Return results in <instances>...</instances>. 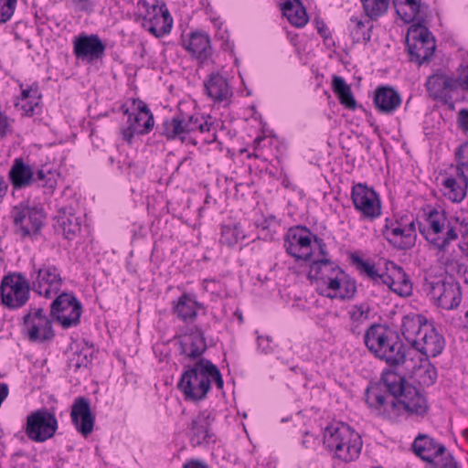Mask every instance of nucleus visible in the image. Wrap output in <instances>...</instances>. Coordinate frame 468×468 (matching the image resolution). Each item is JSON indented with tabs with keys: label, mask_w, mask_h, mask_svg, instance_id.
Segmentation results:
<instances>
[{
	"label": "nucleus",
	"mask_w": 468,
	"mask_h": 468,
	"mask_svg": "<svg viewBox=\"0 0 468 468\" xmlns=\"http://www.w3.org/2000/svg\"><path fill=\"white\" fill-rule=\"evenodd\" d=\"M411 451L428 468L457 467L458 462L446 446L428 434L419 433L411 443Z\"/></svg>",
	"instance_id": "nucleus-10"
},
{
	"label": "nucleus",
	"mask_w": 468,
	"mask_h": 468,
	"mask_svg": "<svg viewBox=\"0 0 468 468\" xmlns=\"http://www.w3.org/2000/svg\"><path fill=\"white\" fill-rule=\"evenodd\" d=\"M381 236L397 250H409L417 239L415 220L407 214H393L384 219Z\"/></svg>",
	"instance_id": "nucleus-8"
},
{
	"label": "nucleus",
	"mask_w": 468,
	"mask_h": 468,
	"mask_svg": "<svg viewBox=\"0 0 468 468\" xmlns=\"http://www.w3.org/2000/svg\"><path fill=\"white\" fill-rule=\"evenodd\" d=\"M426 90L431 98L439 97V94L448 90L455 91L460 88V82L456 78L438 71L428 77Z\"/></svg>",
	"instance_id": "nucleus-35"
},
{
	"label": "nucleus",
	"mask_w": 468,
	"mask_h": 468,
	"mask_svg": "<svg viewBox=\"0 0 468 468\" xmlns=\"http://www.w3.org/2000/svg\"><path fill=\"white\" fill-rule=\"evenodd\" d=\"M212 383L218 389H223L222 374L209 359L200 358L193 365L184 367L177 388L182 392L186 401L198 402L207 399Z\"/></svg>",
	"instance_id": "nucleus-2"
},
{
	"label": "nucleus",
	"mask_w": 468,
	"mask_h": 468,
	"mask_svg": "<svg viewBox=\"0 0 468 468\" xmlns=\"http://www.w3.org/2000/svg\"><path fill=\"white\" fill-rule=\"evenodd\" d=\"M323 444L325 450L345 463L356 460L361 452L363 441L359 433L347 423L334 421L323 429Z\"/></svg>",
	"instance_id": "nucleus-3"
},
{
	"label": "nucleus",
	"mask_w": 468,
	"mask_h": 468,
	"mask_svg": "<svg viewBox=\"0 0 468 468\" xmlns=\"http://www.w3.org/2000/svg\"><path fill=\"white\" fill-rule=\"evenodd\" d=\"M107 43L98 34L80 32L72 38V53L84 64L94 65L106 55Z\"/></svg>",
	"instance_id": "nucleus-17"
},
{
	"label": "nucleus",
	"mask_w": 468,
	"mask_h": 468,
	"mask_svg": "<svg viewBox=\"0 0 468 468\" xmlns=\"http://www.w3.org/2000/svg\"><path fill=\"white\" fill-rule=\"evenodd\" d=\"M142 27L155 37H162L170 33L173 27V17L164 1H161L157 13H154L151 17L146 18V16H143Z\"/></svg>",
	"instance_id": "nucleus-32"
},
{
	"label": "nucleus",
	"mask_w": 468,
	"mask_h": 468,
	"mask_svg": "<svg viewBox=\"0 0 468 468\" xmlns=\"http://www.w3.org/2000/svg\"><path fill=\"white\" fill-rule=\"evenodd\" d=\"M351 199L362 218L373 221L380 217L382 205L379 194L366 183H357L352 186Z\"/></svg>",
	"instance_id": "nucleus-20"
},
{
	"label": "nucleus",
	"mask_w": 468,
	"mask_h": 468,
	"mask_svg": "<svg viewBox=\"0 0 468 468\" xmlns=\"http://www.w3.org/2000/svg\"><path fill=\"white\" fill-rule=\"evenodd\" d=\"M59 173L47 164H34L33 187L43 188L48 193H53L58 185Z\"/></svg>",
	"instance_id": "nucleus-38"
},
{
	"label": "nucleus",
	"mask_w": 468,
	"mask_h": 468,
	"mask_svg": "<svg viewBox=\"0 0 468 468\" xmlns=\"http://www.w3.org/2000/svg\"><path fill=\"white\" fill-rule=\"evenodd\" d=\"M314 27L317 30V33L322 37L324 35L330 34L331 31L320 16H315L314 19Z\"/></svg>",
	"instance_id": "nucleus-64"
},
{
	"label": "nucleus",
	"mask_w": 468,
	"mask_h": 468,
	"mask_svg": "<svg viewBox=\"0 0 468 468\" xmlns=\"http://www.w3.org/2000/svg\"><path fill=\"white\" fill-rule=\"evenodd\" d=\"M258 349L263 354H270L273 351L270 336L259 335L257 337Z\"/></svg>",
	"instance_id": "nucleus-58"
},
{
	"label": "nucleus",
	"mask_w": 468,
	"mask_h": 468,
	"mask_svg": "<svg viewBox=\"0 0 468 468\" xmlns=\"http://www.w3.org/2000/svg\"><path fill=\"white\" fill-rule=\"evenodd\" d=\"M206 94L215 103H224L227 106L230 103L233 93L229 85L228 80L219 73H211L204 82Z\"/></svg>",
	"instance_id": "nucleus-33"
},
{
	"label": "nucleus",
	"mask_w": 468,
	"mask_h": 468,
	"mask_svg": "<svg viewBox=\"0 0 468 468\" xmlns=\"http://www.w3.org/2000/svg\"><path fill=\"white\" fill-rule=\"evenodd\" d=\"M399 373L393 369H384L382 372V382L386 385V391L390 398L388 399L385 408L381 410L380 416L388 420L396 421L405 413L403 401L400 395L397 391Z\"/></svg>",
	"instance_id": "nucleus-24"
},
{
	"label": "nucleus",
	"mask_w": 468,
	"mask_h": 468,
	"mask_svg": "<svg viewBox=\"0 0 468 468\" xmlns=\"http://www.w3.org/2000/svg\"><path fill=\"white\" fill-rule=\"evenodd\" d=\"M70 418L77 431L84 438H88L92 433L95 415L91 412L89 399L78 397L74 399L71 405Z\"/></svg>",
	"instance_id": "nucleus-27"
},
{
	"label": "nucleus",
	"mask_w": 468,
	"mask_h": 468,
	"mask_svg": "<svg viewBox=\"0 0 468 468\" xmlns=\"http://www.w3.org/2000/svg\"><path fill=\"white\" fill-rule=\"evenodd\" d=\"M388 272H377V276L373 281L375 285H386L390 291L393 292L394 287V269L392 266L387 267Z\"/></svg>",
	"instance_id": "nucleus-55"
},
{
	"label": "nucleus",
	"mask_w": 468,
	"mask_h": 468,
	"mask_svg": "<svg viewBox=\"0 0 468 468\" xmlns=\"http://www.w3.org/2000/svg\"><path fill=\"white\" fill-rule=\"evenodd\" d=\"M218 126V122L211 115H203L199 112L189 114L178 109L172 117L165 118L162 123L155 126V133L172 142L178 140L185 133L197 131L201 133L216 132Z\"/></svg>",
	"instance_id": "nucleus-4"
},
{
	"label": "nucleus",
	"mask_w": 468,
	"mask_h": 468,
	"mask_svg": "<svg viewBox=\"0 0 468 468\" xmlns=\"http://www.w3.org/2000/svg\"><path fill=\"white\" fill-rule=\"evenodd\" d=\"M180 355L190 360H199L207 351V346L202 329L198 326L187 328L186 333L179 341Z\"/></svg>",
	"instance_id": "nucleus-29"
},
{
	"label": "nucleus",
	"mask_w": 468,
	"mask_h": 468,
	"mask_svg": "<svg viewBox=\"0 0 468 468\" xmlns=\"http://www.w3.org/2000/svg\"><path fill=\"white\" fill-rule=\"evenodd\" d=\"M17 0H0V24L8 22L16 8Z\"/></svg>",
	"instance_id": "nucleus-54"
},
{
	"label": "nucleus",
	"mask_w": 468,
	"mask_h": 468,
	"mask_svg": "<svg viewBox=\"0 0 468 468\" xmlns=\"http://www.w3.org/2000/svg\"><path fill=\"white\" fill-rule=\"evenodd\" d=\"M350 21L354 24V27L350 31L353 43L367 44L371 39V32L374 27L371 20L365 23L357 16H351Z\"/></svg>",
	"instance_id": "nucleus-48"
},
{
	"label": "nucleus",
	"mask_w": 468,
	"mask_h": 468,
	"mask_svg": "<svg viewBox=\"0 0 468 468\" xmlns=\"http://www.w3.org/2000/svg\"><path fill=\"white\" fill-rule=\"evenodd\" d=\"M441 186L444 189L443 195L452 202H462L467 193L468 186L458 182L457 178L450 176L442 179Z\"/></svg>",
	"instance_id": "nucleus-46"
},
{
	"label": "nucleus",
	"mask_w": 468,
	"mask_h": 468,
	"mask_svg": "<svg viewBox=\"0 0 468 468\" xmlns=\"http://www.w3.org/2000/svg\"><path fill=\"white\" fill-rule=\"evenodd\" d=\"M53 229L56 233L61 234L69 241L73 240L81 230L80 218L76 217L74 208L61 207L53 218Z\"/></svg>",
	"instance_id": "nucleus-28"
},
{
	"label": "nucleus",
	"mask_w": 468,
	"mask_h": 468,
	"mask_svg": "<svg viewBox=\"0 0 468 468\" xmlns=\"http://www.w3.org/2000/svg\"><path fill=\"white\" fill-rule=\"evenodd\" d=\"M297 9L296 8V3H294L293 0H285L281 5V10L284 16H286L287 20L289 21V16L291 17V15L293 14V11Z\"/></svg>",
	"instance_id": "nucleus-63"
},
{
	"label": "nucleus",
	"mask_w": 468,
	"mask_h": 468,
	"mask_svg": "<svg viewBox=\"0 0 468 468\" xmlns=\"http://www.w3.org/2000/svg\"><path fill=\"white\" fill-rule=\"evenodd\" d=\"M31 290V283L25 273L9 272L0 282L1 304L9 310L19 309L28 302Z\"/></svg>",
	"instance_id": "nucleus-13"
},
{
	"label": "nucleus",
	"mask_w": 468,
	"mask_h": 468,
	"mask_svg": "<svg viewBox=\"0 0 468 468\" xmlns=\"http://www.w3.org/2000/svg\"><path fill=\"white\" fill-rule=\"evenodd\" d=\"M398 16L405 23L411 24L407 37L411 43L431 44L436 42L435 37L425 25L429 5L421 0H393Z\"/></svg>",
	"instance_id": "nucleus-5"
},
{
	"label": "nucleus",
	"mask_w": 468,
	"mask_h": 468,
	"mask_svg": "<svg viewBox=\"0 0 468 468\" xmlns=\"http://www.w3.org/2000/svg\"><path fill=\"white\" fill-rule=\"evenodd\" d=\"M320 440L318 436L312 434L310 431H305L303 434L302 445L308 450H315L319 445Z\"/></svg>",
	"instance_id": "nucleus-57"
},
{
	"label": "nucleus",
	"mask_w": 468,
	"mask_h": 468,
	"mask_svg": "<svg viewBox=\"0 0 468 468\" xmlns=\"http://www.w3.org/2000/svg\"><path fill=\"white\" fill-rule=\"evenodd\" d=\"M387 265L394 269L393 292L399 296H410L412 294V282L404 269L393 261H388Z\"/></svg>",
	"instance_id": "nucleus-45"
},
{
	"label": "nucleus",
	"mask_w": 468,
	"mask_h": 468,
	"mask_svg": "<svg viewBox=\"0 0 468 468\" xmlns=\"http://www.w3.org/2000/svg\"><path fill=\"white\" fill-rule=\"evenodd\" d=\"M432 323L428 321L423 314H409L402 318L400 332L412 347H417L419 346V339L431 327Z\"/></svg>",
	"instance_id": "nucleus-31"
},
{
	"label": "nucleus",
	"mask_w": 468,
	"mask_h": 468,
	"mask_svg": "<svg viewBox=\"0 0 468 468\" xmlns=\"http://www.w3.org/2000/svg\"><path fill=\"white\" fill-rule=\"evenodd\" d=\"M450 92L451 91L445 90L440 93L439 97H433L431 99L441 102L442 105L447 106L449 110L452 111L454 110V102Z\"/></svg>",
	"instance_id": "nucleus-59"
},
{
	"label": "nucleus",
	"mask_w": 468,
	"mask_h": 468,
	"mask_svg": "<svg viewBox=\"0 0 468 468\" xmlns=\"http://www.w3.org/2000/svg\"><path fill=\"white\" fill-rule=\"evenodd\" d=\"M193 293L184 292L176 301L173 302V314L185 323L194 322L197 319V312L192 303Z\"/></svg>",
	"instance_id": "nucleus-42"
},
{
	"label": "nucleus",
	"mask_w": 468,
	"mask_h": 468,
	"mask_svg": "<svg viewBox=\"0 0 468 468\" xmlns=\"http://www.w3.org/2000/svg\"><path fill=\"white\" fill-rule=\"evenodd\" d=\"M183 48L197 61L199 67L207 65L213 56V48L209 35L201 29L190 31L181 36Z\"/></svg>",
	"instance_id": "nucleus-22"
},
{
	"label": "nucleus",
	"mask_w": 468,
	"mask_h": 468,
	"mask_svg": "<svg viewBox=\"0 0 468 468\" xmlns=\"http://www.w3.org/2000/svg\"><path fill=\"white\" fill-rule=\"evenodd\" d=\"M58 429V422L55 414L47 408L30 412L23 426L27 438L35 442H44L53 438Z\"/></svg>",
	"instance_id": "nucleus-16"
},
{
	"label": "nucleus",
	"mask_w": 468,
	"mask_h": 468,
	"mask_svg": "<svg viewBox=\"0 0 468 468\" xmlns=\"http://www.w3.org/2000/svg\"><path fill=\"white\" fill-rule=\"evenodd\" d=\"M53 322L43 307L31 304L23 316L21 331L31 343H48L56 336Z\"/></svg>",
	"instance_id": "nucleus-12"
},
{
	"label": "nucleus",
	"mask_w": 468,
	"mask_h": 468,
	"mask_svg": "<svg viewBox=\"0 0 468 468\" xmlns=\"http://www.w3.org/2000/svg\"><path fill=\"white\" fill-rule=\"evenodd\" d=\"M370 307L367 303L355 304L351 310L348 311L349 316V332L355 335L359 336L362 335V325L369 319Z\"/></svg>",
	"instance_id": "nucleus-43"
},
{
	"label": "nucleus",
	"mask_w": 468,
	"mask_h": 468,
	"mask_svg": "<svg viewBox=\"0 0 468 468\" xmlns=\"http://www.w3.org/2000/svg\"><path fill=\"white\" fill-rule=\"evenodd\" d=\"M215 420L216 414L210 410L199 411L192 420L187 437L193 447H207L217 442V436L212 429Z\"/></svg>",
	"instance_id": "nucleus-21"
},
{
	"label": "nucleus",
	"mask_w": 468,
	"mask_h": 468,
	"mask_svg": "<svg viewBox=\"0 0 468 468\" xmlns=\"http://www.w3.org/2000/svg\"><path fill=\"white\" fill-rule=\"evenodd\" d=\"M408 350L409 347L401 340L399 331L393 328L373 356L389 367H398L406 362Z\"/></svg>",
	"instance_id": "nucleus-23"
},
{
	"label": "nucleus",
	"mask_w": 468,
	"mask_h": 468,
	"mask_svg": "<svg viewBox=\"0 0 468 468\" xmlns=\"http://www.w3.org/2000/svg\"><path fill=\"white\" fill-rule=\"evenodd\" d=\"M421 217L428 226L418 220L420 233L433 248L439 251L446 252L451 242L458 239V232L456 228L449 222L445 235L441 236L447 221L445 211L438 210L431 205H428L422 208Z\"/></svg>",
	"instance_id": "nucleus-7"
},
{
	"label": "nucleus",
	"mask_w": 468,
	"mask_h": 468,
	"mask_svg": "<svg viewBox=\"0 0 468 468\" xmlns=\"http://www.w3.org/2000/svg\"><path fill=\"white\" fill-rule=\"evenodd\" d=\"M29 278L32 291L37 294L50 299L61 291L64 280L61 270L48 260L42 262L30 261Z\"/></svg>",
	"instance_id": "nucleus-11"
},
{
	"label": "nucleus",
	"mask_w": 468,
	"mask_h": 468,
	"mask_svg": "<svg viewBox=\"0 0 468 468\" xmlns=\"http://www.w3.org/2000/svg\"><path fill=\"white\" fill-rule=\"evenodd\" d=\"M423 290L434 303L445 310L457 308L461 303V287L447 272L424 278Z\"/></svg>",
	"instance_id": "nucleus-9"
},
{
	"label": "nucleus",
	"mask_w": 468,
	"mask_h": 468,
	"mask_svg": "<svg viewBox=\"0 0 468 468\" xmlns=\"http://www.w3.org/2000/svg\"><path fill=\"white\" fill-rule=\"evenodd\" d=\"M460 232L462 234V240L458 246L461 251L468 258V223L462 227Z\"/></svg>",
	"instance_id": "nucleus-62"
},
{
	"label": "nucleus",
	"mask_w": 468,
	"mask_h": 468,
	"mask_svg": "<svg viewBox=\"0 0 468 468\" xmlns=\"http://www.w3.org/2000/svg\"><path fill=\"white\" fill-rule=\"evenodd\" d=\"M415 375L422 388L433 386L438 379L437 367L427 357H420V365L415 370Z\"/></svg>",
	"instance_id": "nucleus-44"
},
{
	"label": "nucleus",
	"mask_w": 468,
	"mask_h": 468,
	"mask_svg": "<svg viewBox=\"0 0 468 468\" xmlns=\"http://www.w3.org/2000/svg\"><path fill=\"white\" fill-rule=\"evenodd\" d=\"M401 103L400 93L392 86L379 85L374 90L373 104L378 113L391 115Z\"/></svg>",
	"instance_id": "nucleus-30"
},
{
	"label": "nucleus",
	"mask_w": 468,
	"mask_h": 468,
	"mask_svg": "<svg viewBox=\"0 0 468 468\" xmlns=\"http://www.w3.org/2000/svg\"><path fill=\"white\" fill-rule=\"evenodd\" d=\"M367 16L376 21L382 16L388 7L389 0H360Z\"/></svg>",
	"instance_id": "nucleus-49"
},
{
	"label": "nucleus",
	"mask_w": 468,
	"mask_h": 468,
	"mask_svg": "<svg viewBox=\"0 0 468 468\" xmlns=\"http://www.w3.org/2000/svg\"><path fill=\"white\" fill-rule=\"evenodd\" d=\"M348 259L350 264L356 268L360 275L373 282L377 276L378 270L372 260H364L359 251L349 252Z\"/></svg>",
	"instance_id": "nucleus-47"
},
{
	"label": "nucleus",
	"mask_w": 468,
	"mask_h": 468,
	"mask_svg": "<svg viewBox=\"0 0 468 468\" xmlns=\"http://www.w3.org/2000/svg\"><path fill=\"white\" fill-rule=\"evenodd\" d=\"M16 83L20 89V95L16 99L22 102L19 106V110L22 112L21 115L27 118L41 115L44 103L39 83L34 81L29 85H25L20 80H17Z\"/></svg>",
	"instance_id": "nucleus-25"
},
{
	"label": "nucleus",
	"mask_w": 468,
	"mask_h": 468,
	"mask_svg": "<svg viewBox=\"0 0 468 468\" xmlns=\"http://www.w3.org/2000/svg\"><path fill=\"white\" fill-rule=\"evenodd\" d=\"M365 402L367 407L373 410H377L378 415L385 408L388 399V393L386 391V385L382 382V375L377 382H370L365 390Z\"/></svg>",
	"instance_id": "nucleus-36"
},
{
	"label": "nucleus",
	"mask_w": 468,
	"mask_h": 468,
	"mask_svg": "<svg viewBox=\"0 0 468 468\" xmlns=\"http://www.w3.org/2000/svg\"><path fill=\"white\" fill-rule=\"evenodd\" d=\"M133 112L127 125L120 127L122 141L132 144L135 135H146L154 127V117L148 105L140 98L132 99Z\"/></svg>",
	"instance_id": "nucleus-15"
},
{
	"label": "nucleus",
	"mask_w": 468,
	"mask_h": 468,
	"mask_svg": "<svg viewBox=\"0 0 468 468\" xmlns=\"http://www.w3.org/2000/svg\"><path fill=\"white\" fill-rule=\"evenodd\" d=\"M293 1L296 3L297 9L293 11V14L291 15V17L289 16V22L291 25L296 27H303L309 20L308 14L301 0Z\"/></svg>",
	"instance_id": "nucleus-53"
},
{
	"label": "nucleus",
	"mask_w": 468,
	"mask_h": 468,
	"mask_svg": "<svg viewBox=\"0 0 468 468\" xmlns=\"http://www.w3.org/2000/svg\"><path fill=\"white\" fill-rule=\"evenodd\" d=\"M445 347V339L437 332L434 323L424 332L419 339V346L413 347L421 354V357H436L441 355Z\"/></svg>",
	"instance_id": "nucleus-34"
},
{
	"label": "nucleus",
	"mask_w": 468,
	"mask_h": 468,
	"mask_svg": "<svg viewBox=\"0 0 468 468\" xmlns=\"http://www.w3.org/2000/svg\"><path fill=\"white\" fill-rule=\"evenodd\" d=\"M313 236L314 233L306 226L296 225L289 228L283 239L286 253L294 258L295 261L310 263L314 255Z\"/></svg>",
	"instance_id": "nucleus-18"
},
{
	"label": "nucleus",
	"mask_w": 468,
	"mask_h": 468,
	"mask_svg": "<svg viewBox=\"0 0 468 468\" xmlns=\"http://www.w3.org/2000/svg\"><path fill=\"white\" fill-rule=\"evenodd\" d=\"M398 392L403 401L405 413L410 417L425 418L431 410L427 392L409 383L404 376L399 374L397 378Z\"/></svg>",
	"instance_id": "nucleus-19"
},
{
	"label": "nucleus",
	"mask_w": 468,
	"mask_h": 468,
	"mask_svg": "<svg viewBox=\"0 0 468 468\" xmlns=\"http://www.w3.org/2000/svg\"><path fill=\"white\" fill-rule=\"evenodd\" d=\"M247 238L241 223H229L220 226L218 243L228 249H234Z\"/></svg>",
	"instance_id": "nucleus-41"
},
{
	"label": "nucleus",
	"mask_w": 468,
	"mask_h": 468,
	"mask_svg": "<svg viewBox=\"0 0 468 468\" xmlns=\"http://www.w3.org/2000/svg\"><path fill=\"white\" fill-rule=\"evenodd\" d=\"M308 279L316 285L320 295L330 299L350 301L357 292L356 279L329 258L313 260L310 262Z\"/></svg>",
	"instance_id": "nucleus-1"
},
{
	"label": "nucleus",
	"mask_w": 468,
	"mask_h": 468,
	"mask_svg": "<svg viewBox=\"0 0 468 468\" xmlns=\"http://www.w3.org/2000/svg\"><path fill=\"white\" fill-rule=\"evenodd\" d=\"M405 47L409 60L421 66L431 62L436 50V42L431 44L411 43V40L406 37Z\"/></svg>",
	"instance_id": "nucleus-39"
},
{
	"label": "nucleus",
	"mask_w": 468,
	"mask_h": 468,
	"mask_svg": "<svg viewBox=\"0 0 468 468\" xmlns=\"http://www.w3.org/2000/svg\"><path fill=\"white\" fill-rule=\"evenodd\" d=\"M14 233L22 240H36L46 225L47 212L42 205L21 201L10 211Z\"/></svg>",
	"instance_id": "nucleus-6"
},
{
	"label": "nucleus",
	"mask_w": 468,
	"mask_h": 468,
	"mask_svg": "<svg viewBox=\"0 0 468 468\" xmlns=\"http://www.w3.org/2000/svg\"><path fill=\"white\" fill-rule=\"evenodd\" d=\"M181 468H210V466L202 459L189 458L186 460Z\"/></svg>",
	"instance_id": "nucleus-61"
},
{
	"label": "nucleus",
	"mask_w": 468,
	"mask_h": 468,
	"mask_svg": "<svg viewBox=\"0 0 468 468\" xmlns=\"http://www.w3.org/2000/svg\"><path fill=\"white\" fill-rule=\"evenodd\" d=\"M455 159L457 161L456 176L458 182L464 183L468 186V176L465 170H468V153L464 150V143L462 144L455 151Z\"/></svg>",
	"instance_id": "nucleus-50"
},
{
	"label": "nucleus",
	"mask_w": 468,
	"mask_h": 468,
	"mask_svg": "<svg viewBox=\"0 0 468 468\" xmlns=\"http://www.w3.org/2000/svg\"><path fill=\"white\" fill-rule=\"evenodd\" d=\"M7 180L13 192L33 187L34 164H31L28 156L16 157L12 161Z\"/></svg>",
	"instance_id": "nucleus-26"
},
{
	"label": "nucleus",
	"mask_w": 468,
	"mask_h": 468,
	"mask_svg": "<svg viewBox=\"0 0 468 468\" xmlns=\"http://www.w3.org/2000/svg\"><path fill=\"white\" fill-rule=\"evenodd\" d=\"M393 328L386 323H373L367 328L363 335V342L370 354L374 355Z\"/></svg>",
	"instance_id": "nucleus-37"
},
{
	"label": "nucleus",
	"mask_w": 468,
	"mask_h": 468,
	"mask_svg": "<svg viewBox=\"0 0 468 468\" xmlns=\"http://www.w3.org/2000/svg\"><path fill=\"white\" fill-rule=\"evenodd\" d=\"M255 226L258 229L265 232L262 237L264 240H272L276 233V229L279 227V223L274 216H270L269 218H263L261 221L256 222Z\"/></svg>",
	"instance_id": "nucleus-51"
},
{
	"label": "nucleus",
	"mask_w": 468,
	"mask_h": 468,
	"mask_svg": "<svg viewBox=\"0 0 468 468\" xmlns=\"http://www.w3.org/2000/svg\"><path fill=\"white\" fill-rule=\"evenodd\" d=\"M332 90L336 95L339 102L346 109L355 111L361 109L366 111L362 105H358L352 92L351 87L346 83L343 77L334 75L332 79Z\"/></svg>",
	"instance_id": "nucleus-40"
},
{
	"label": "nucleus",
	"mask_w": 468,
	"mask_h": 468,
	"mask_svg": "<svg viewBox=\"0 0 468 468\" xmlns=\"http://www.w3.org/2000/svg\"><path fill=\"white\" fill-rule=\"evenodd\" d=\"M50 303V316L63 329L77 327L80 324L83 304L72 291L59 292Z\"/></svg>",
	"instance_id": "nucleus-14"
},
{
	"label": "nucleus",
	"mask_w": 468,
	"mask_h": 468,
	"mask_svg": "<svg viewBox=\"0 0 468 468\" xmlns=\"http://www.w3.org/2000/svg\"><path fill=\"white\" fill-rule=\"evenodd\" d=\"M92 353L75 352L68 361V367L77 372L80 367H89L92 363Z\"/></svg>",
	"instance_id": "nucleus-52"
},
{
	"label": "nucleus",
	"mask_w": 468,
	"mask_h": 468,
	"mask_svg": "<svg viewBox=\"0 0 468 468\" xmlns=\"http://www.w3.org/2000/svg\"><path fill=\"white\" fill-rule=\"evenodd\" d=\"M161 5V1L155 0V3L151 5L147 0H139L137 2V8L139 10H144V16H146V18L151 17L154 13H157V10L159 9ZM142 19L143 20V14H140L137 20Z\"/></svg>",
	"instance_id": "nucleus-56"
},
{
	"label": "nucleus",
	"mask_w": 468,
	"mask_h": 468,
	"mask_svg": "<svg viewBox=\"0 0 468 468\" xmlns=\"http://www.w3.org/2000/svg\"><path fill=\"white\" fill-rule=\"evenodd\" d=\"M459 76L456 78L460 82V87L463 90H468V64L463 66L461 65L458 68Z\"/></svg>",
	"instance_id": "nucleus-60"
}]
</instances>
